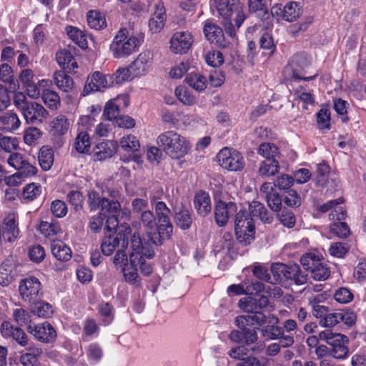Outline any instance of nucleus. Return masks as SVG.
Returning a JSON list of instances; mask_svg holds the SVG:
<instances>
[{"label": "nucleus", "instance_id": "f257e3e1", "mask_svg": "<svg viewBox=\"0 0 366 366\" xmlns=\"http://www.w3.org/2000/svg\"><path fill=\"white\" fill-rule=\"evenodd\" d=\"M234 232L237 241L244 245L251 244L254 239V220L245 209H239L234 215Z\"/></svg>", "mask_w": 366, "mask_h": 366}, {"label": "nucleus", "instance_id": "f03ea898", "mask_svg": "<svg viewBox=\"0 0 366 366\" xmlns=\"http://www.w3.org/2000/svg\"><path fill=\"white\" fill-rule=\"evenodd\" d=\"M140 44V39L138 37L134 36L129 37L127 30L122 29L115 35L110 45V50L114 58H124L137 51Z\"/></svg>", "mask_w": 366, "mask_h": 366}, {"label": "nucleus", "instance_id": "7ed1b4c3", "mask_svg": "<svg viewBox=\"0 0 366 366\" xmlns=\"http://www.w3.org/2000/svg\"><path fill=\"white\" fill-rule=\"evenodd\" d=\"M162 146L165 153L172 159L184 157L189 149V143L184 137L174 131L162 134Z\"/></svg>", "mask_w": 366, "mask_h": 366}, {"label": "nucleus", "instance_id": "20e7f679", "mask_svg": "<svg viewBox=\"0 0 366 366\" xmlns=\"http://www.w3.org/2000/svg\"><path fill=\"white\" fill-rule=\"evenodd\" d=\"M131 232L129 226H120L114 234H109L103 239L101 250L106 256L111 255L118 247L127 248L129 244V234Z\"/></svg>", "mask_w": 366, "mask_h": 366}, {"label": "nucleus", "instance_id": "39448f33", "mask_svg": "<svg viewBox=\"0 0 366 366\" xmlns=\"http://www.w3.org/2000/svg\"><path fill=\"white\" fill-rule=\"evenodd\" d=\"M319 337L332 347L330 354L333 357L343 359L347 357L349 351L346 345L348 342L347 336L332 332L330 330H325L319 333Z\"/></svg>", "mask_w": 366, "mask_h": 366}, {"label": "nucleus", "instance_id": "423d86ee", "mask_svg": "<svg viewBox=\"0 0 366 366\" xmlns=\"http://www.w3.org/2000/svg\"><path fill=\"white\" fill-rule=\"evenodd\" d=\"M41 284L38 278L29 276L19 282V292L23 301L35 303L42 295Z\"/></svg>", "mask_w": 366, "mask_h": 366}, {"label": "nucleus", "instance_id": "0eeeda50", "mask_svg": "<svg viewBox=\"0 0 366 366\" xmlns=\"http://www.w3.org/2000/svg\"><path fill=\"white\" fill-rule=\"evenodd\" d=\"M219 164L229 171H241L244 166L242 154L237 150L224 147L217 154Z\"/></svg>", "mask_w": 366, "mask_h": 366}, {"label": "nucleus", "instance_id": "6e6552de", "mask_svg": "<svg viewBox=\"0 0 366 366\" xmlns=\"http://www.w3.org/2000/svg\"><path fill=\"white\" fill-rule=\"evenodd\" d=\"M157 217H154L151 211H145L142 214V221L147 228V234L149 240L155 245L160 244V214L158 210L160 209V202L155 203Z\"/></svg>", "mask_w": 366, "mask_h": 366}, {"label": "nucleus", "instance_id": "1a4fd4ad", "mask_svg": "<svg viewBox=\"0 0 366 366\" xmlns=\"http://www.w3.org/2000/svg\"><path fill=\"white\" fill-rule=\"evenodd\" d=\"M238 212L237 203L232 200L219 199L214 205V221L217 226L224 227L230 217L235 215Z\"/></svg>", "mask_w": 366, "mask_h": 366}, {"label": "nucleus", "instance_id": "9d476101", "mask_svg": "<svg viewBox=\"0 0 366 366\" xmlns=\"http://www.w3.org/2000/svg\"><path fill=\"white\" fill-rule=\"evenodd\" d=\"M310 64L311 58L307 54L303 52L294 55L290 61V66L292 71V77L295 79L305 81L314 80L318 76L317 73L310 76H303L305 69L308 67Z\"/></svg>", "mask_w": 366, "mask_h": 366}, {"label": "nucleus", "instance_id": "9b49d317", "mask_svg": "<svg viewBox=\"0 0 366 366\" xmlns=\"http://www.w3.org/2000/svg\"><path fill=\"white\" fill-rule=\"evenodd\" d=\"M355 312L341 310L334 312L329 311L324 318L320 320L319 324L322 327H332L343 322L347 326L351 327L355 325Z\"/></svg>", "mask_w": 366, "mask_h": 366}, {"label": "nucleus", "instance_id": "f8f14e48", "mask_svg": "<svg viewBox=\"0 0 366 366\" xmlns=\"http://www.w3.org/2000/svg\"><path fill=\"white\" fill-rule=\"evenodd\" d=\"M194 37L186 31H177L173 34L169 41V50L175 54H187L192 46Z\"/></svg>", "mask_w": 366, "mask_h": 366}, {"label": "nucleus", "instance_id": "ddd939ff", "mask_svg": "<svg viewBox=\"0 0 366 366\" xmlns=\"http://www.w3.org/2000/svg\"><path fill=\"white\" fill-rule=\"evenodd\" d=\"M249 12L255 14L262 21L263 28L268 29L272 26V17L269 14L265 0H248Z\"/></svg>", "mask_w": 366, "mask_h": 366}, {"label": "nucleus", "instance_id": "4468645a", "mask_svg": "<svg viewBox=\"0 0 366 366\" xmlns=\"http://www.w3.org/2000/svg\"><path fill=\"white\" fill-rule=\"evenodd\" d=\"M27 332L37 340L44 343L54 342L56 338L54 328L48 322L38 325H29L27 326Z\"/></svg>", "mask_w": 366, "mask_h": 366}, {"label": "nucleus", "instance_id": "2eb2a0df", "mask_svg": "<svg viewBox=\"0 0 366 366\" xmlns=\"http://www.w3.org/2000/svg\"><path fill=\"white\" fill-rule=\"evenodd\" d=\"M27 124H40L45 119L49 113L39 103L31 102L21 112Z\"/></svg>", "mask_w": 366, "mask_h": 366}, {"label": "nucleus", "instance_id": "dca6fc26", "mask_svg": "<svg viewBox=\"0 0 366 366\" xmlns=\"http://www.w3.org/2000/svg\"><path fill=\"white\" fill-rule=\"evenodd\" d=\"M335 212L329 214L330 220L336 221L331 224L330 232L340 238H345L350 234L348 225L342 222L346 217V211L342 207H338Z\"/></svg>", "mask_w": 366, "mask_h": 366}, {"label": "nucleus", "instance_id": "f3484780", "mask_svg": "<svg viewBox=\"0 0 366 366\" xmlns=\"http://www.w3.org/2000/svg\"><path fill=\"white\" fill-rule=\"evenodd\" d=\"M131 247L132 249V252L129 255L131 264H135L139 262L142 256H145L147 258L151 259L154 255L153 250L144 246L139 233H134L132 235L131 238Z\"/></svg>", "mask_w": 366, "mask_h": 366}, {"label": "nucleus", "instance_id": "a211bd4d", "mask_svg": "<svg viewBox=\"0 0 366 366\" xmlns=\"http://www.w3.org/2000/svg\"><path fill=\"white\" fill-rule=\"evenodd\" d=\"M122 104L124 108L129 105V99L126 96H119L116 99L108 101L104 109L103 116L109 121H115L121 114L122 110Z\"/></svg>", "mask_w": 366, "mask_h": 366}, {"label": "nucleus", "instance_id": "6ab92c4d", "mask_svg": "<svg viewBox=\"0 0 366 366\" xmlns=\"http://www.w3.org/2000/svg\"><path fill=\"white\" fill-rule=\"evenodd\" d=\"M152 54L146 51L139 54L129 66L132 77L140 76L147 72L152 66Z\"/></svg>", "mask_w": 366, "mask_h": 366}, {"label": "nucleus", "instance_id": "aec40b11", "mask_svg": "<svg viewBox=\"0 0 366 366\" xmlns=\"http://www.w3.org/2000/svg\"><path fill=\"white\" fill-rule=\"evenodd\" d=\"M203 32L208 41L217 44L219 47H226L227 42L224 39L222 29L216 24L207 21L204 24Z\"/></svg>", "mask_w": 366, "mask_h": 366}, {"label": "nucleus", "instance_id": "412c9836", "mask_svg": "<svg viewBox=\"0 0 366 366\" xmlns=\"http://www.w3.org/2000/svg\"><path fill=\"white\" fill-rule=\"evenodd\" d=\"M111 86L108 75H104L99 71H95L90 77H88L83 94L86 95L92 92L99 91L102 87L105 88Z\"/></svg>", "mask_w": 366, "mask_h": 366}, {"label": "nucleus", "instance_id": "4be33fe9", "mask_svg": "<svg viewBox=\"0 0 366 366\" xmlns=\"http://www.w3.org/2000/svg\"><path fill=\"white\" fill-rule=\"evenodd\" d=\"M1 327L4 336L11 337L21 347H26L29 345L28 336L20 327H14L9 322H4Z\"/></svg>", "mask_w": 366, "mask_h": 366}, {"label": "nucleus", "instance_id": "5701e85b", "mask_svg": "<svg viewBox=\"0 0 366 366\" xmlns=\"http://www.w3.org/2000/svg\"><path fill=\"white\" fill-rule=\"evenodd\" d=\"M239 304L244 312L252 314L257 313V311L267 310L269 301L266 296L260 295L256 297H249L244 303L240 300Z\"/></svg>", "mask_w": 366, "mask_h": 366}, {"label": "nucleus", "instance_id": "b1692460", "mask_svg": "<svg viewBox=\"0 0 366 366\" xmlns=\"http://www.w3.org/2000/svg\"><path fill=\"white\" fill-rule=\"evenodd\" d=\"M117 143L114 141L102 142L97 144L93 150L94 160L102 161L112 157L117 152Z\"/></svg>", "mask_w": 366, "mask_h": 366}, {"label": "nucleus", "instance_id": "393cba45", "mask_svg": "<svg viewBox=\"0 0 366 366\" xmlns=\"http://www.w3.org/2000/svg\"><path fill=\"white\" fill-rule=\"evenodd\" d=\"M194 206L200 216L206 217L212 210L209 194L204 191L197 192L194 198Z\"/></svg>", "mask_w": 366, "mask_h": 366}, {"label": "nucleus", "instance_id": "a878e982", "mask_svg": "<svg viewBox=\"0 0 366 366\" xmlns=\"http://www.w3.org/2000/svg\"><path fill=\"white\" fill-rule=\"evenodd\" d=\"M19 230L16 224L14 214L7 215L2 224V237L8 242H14L18 237Z\"/></svg>", "mask_w": 366, "mask_h": 366}, {"label": "nucleus", "instance_id": "bb28decb", "mask_svg": "<svg viewBox=\"0 0 366 366\" xmlns=\"http://www.w3.org/2000/svg\"><path fill=\"white\" fill-rule=\"evenodd\" d=\"M251 216L258 217L263 223L270 224L273 221V215L264 205L259 201H252L249 204Z\"/></svg>", "mask_w": 366, "mask_h": 366}, {"label": "nucleus", "instance_id": "cd10ccee", "mask_svg": "<svg viewBox=\"0 0 366 366\" xmlns=\"http://www.w3.org/2000/svg\"><path fill=\"white\" fill-rule=\"evenodd\" d=\"M279 322V319L274 315H269L268 316V323L271 324L267 326L263 327L260 331L262 335L267 337V339L274 340H277L283 332V329L282 327L274 325Z\"/></svg>", "mask_w": 366, "mask_h": 366}, {"label": "nucleus", "instance_id": "c85d7f7f", "mask_svg": "<svg viewBox=\"0 0 366 366\" xmlns=\"http://www.w3.org/2000/svg\"><path fill=\"white\" fill-rule=\"evenodd\" d=\"M0 80L9 84L11 92H15L19 88V80L14 79L13 69L6 63L0 65Z\"/></svg>", "mask_w": 366, "mask_h": 366}, {"label": "nucleus", "instance_id": "c756f323", "mask_svg": "<svg viewBox=\"0 0 366 366\" xmlns=\"http://www.w3.org/2000/svg\"><path fill=\"white\" fill-rule=\"evenodd\" d=\"M56 61L59 66L64 71L71 72L77 68V63L71 53L68 50H61L56 53Z\"/></svg>", "mask_w": 366, "mask_h": 366}, {"label": "nucleus", "instance_id": "7c9ffc66", "mask_svg": "<svg viewBox=\"0 0 366 366\" xmlns=\"http://www.w3.org/2000/svg\"><path fill=\"white\" fill-rule=\"evenodd\" d=\"M69 127L67 118L62 114L56 117L50 123V134L55 137L64 135Z\"/></svg>", "mask_w": 366, "mask_h": 366}, {"label": "nucleus", "instance_id": "2f4dec72", "mask_svg": "<svg viewBox=\"0 0 366 366\" xmlns=\"http://www.w3.org/2000/svg\"><path fill=\"white\" fill-rule=\"evenodd\" d=\"M51 250L52 254L59 261L66 262L71 258V250L62 241H54Z\"/></svg>", "mask_w": 366, "mask_h": 366}, {"label": "nucleus", "instance_id": "473e14b6", "mask_svg": "<svg viewBox=\"0 0 366 366\" xmlns=\"http://www.w3.org/2000/svg\"><path fill=\"white\" fill-rule=\"evenodd\" d=\"M54 81L57 87L64 92H70L73 89L74 81L64 70L54 72Z\"/></svg>", "mask_w": 366, "mask_h": 366}, {"label": "nucleus", "instance_id": "72a5a7b5", "mask_svg": "<svg viewBox=\"0 0 366 366\" xmlns=\"http://www.w3.org/2000/svg\"><path fill=\"white\" fill-rule=\"evenodd\" d=\"M185 81L192 88L199 92L204 90L207 83L206 77L195 71H191L187 73Z\"/></svg>", "mask_w": 366, "mask_h": 366}, {"label": "nucleus", "instance_id": "f704fd0d", "mask_svg": "<svg viewBox=\"0 0 366 366\" xmlns=\"http://www.w3.org/2000/svg\"><path fill=\"white\" fill-rule=\"evenodd\" d=\"M171 211L167 205L162 202V240L169 239L173 234V226L169 221Z\"/></svg>", "mask_w": 366, "mask_h": 366}, {"label": "nucleus", "instance_id": "c9c22d12", "mask_svg": "<svg viewBox=\"0 0 366 366\" xmlns=\"http://www.w3.org/2000/svg\"><path fill=\"white\" fill-rule=\"evenodd\" d=\"M87 23L90 28L100 30L107 26L105 16L96 10H91L86 14Z\"/></svg>", "mask_w": 366, "mask_h": 366}, {"label": "nucleus", "instance_id": "e433bc0d", "mask_svg": "<svg viewBox=\"0 0 366 366\" xmlns=\"http://www.w3.org/2000/svg\"><path fill=\"white\" fill-rule=\"evenodd\" d=\"M38 159L43 170L50 169L54 162L53 149L48 146H43L39 150Z\"/></svg>", "mask_w": 366, "mask_h": 366}, {"label": "nucleus", "instance_id": "4c0bfd02", "mask_svg": "<svg viewBox=\"0 0 366 366\" xmlns=\"http://www.w3.org/2000/svg\"><path fill=\"white\" fill-rule=\"evenodd\" d=\"M91 139L86 132L81 131L75 138L74 147L76 151L80 154H86L90 149Z\"/></svg>", "mask_w": 366, "mask_h": 366}, {"label": "nucleus", "instance_id": "58836bf2", "mask_svg": "<svg viewBox=\"0 0 366 366\" xmlns=\"http://www.w3.org/2000/svg\"><path fill=\"white\" fill-rule=\"evenodd\" d=\"M20 124L21 122L15 113L6 112L3 114L1 123L3 129L13 132L16 130L20 127Z\"/></svg>", "mask_w": 366, "mask_h": 366}, {"label": "nucleus", "instance_id": "ea45409f", "mask_svg": "<svg viewBox=\"0 0 366 366\" xmlns=\"http://www.w3.org/2000/svg\"><path fill=\"white\" fill-rule=\"evenodd\" d=\"M289 265L276 262L272 264L270 272L272 274V284H283L285 282L286 272Z\"/></svg>", "mask_w": 366, "mask_h": 366}, {"label": "nucleus", "instance_id": "a19ab883", "mask_svg": "<svg viewBox=\"0 0 366 366\" xmlns=\"http://www.w3.org/2000/svg\"><path fill=\"white\" fill-rule=\"evenodd\" d=\"M33 78V71L31 69H24L19 75V80L26 87L28 94L31 97H35L39 94V92L36 89V86L31 81Z\"/></svg>", "mask_w": 366, "mask_h": 366}, {"label": "nucleus", "instance_id": "79ce46f5", "mask_svg": "<svg viewBox=\"0 0 366 366\" xmlns=\"http://www.w3.org/2000/svg\"><path fill=\"white\" fill-rule=\"evenodd\" d=\"M41 99L44 104L50 109H57L61 103L58 93L49 89H45L41 94Z\"/></svg>", "mask_w": 366, "mask_h": 366}, {"label": "nucleus", "instance_id": "37998d69", "mask_svg": "<svg viewBox=\"0 0 366 366\" xmlns=\"http://www.w3.org/2000/svg\"><path fill=\"white\" fill-rule=\"evenodd\" d=\"M279 168V162L277 159L269 158L262 162L258 172L261 176H273L278 172Z\"/></svg>", "mask_w": 366, "mask_h": 366}, {"label": "nucleus", "instance_id": "c03bdc74", "mask_svg": "<svg viewBox=\"0 0 366 366\" xmlns=\"http://www.w3.org/2000/svg\"><path fill=\"white\" fill-rule=\"evenodd\" d=\"M212 6H214L219 14L224 20L229 19L233 12V4H229L228 0H212Z\"/></svg>", "mask_w": 366, "mask_h": 366}, {"label": "nucleus", "instance_id": "a18cd8bd", "mask_svg": "<svg viewBox=\"0 0 366 366\" xmlns=\"http://www.w3.org/2000/svg\"><path fill=\"white\" fill-rule=\"evenodd\" d=\"M283 19L287 21H293L300 14V6L298 2L290 1L283 7Z\"/></svg>", "mask_w": 366, "mask_h": 366}, {"label": "nucleus", "instance_id": "49530a36", "mask_svg": "<svg viewBox=\"0 0 366 366\" xmlns=\"http://www.w3.org/2000/svg\"><path fill=\"white\" fill-rule=\"evenodd\" d=\"M31 304L34 305V306L31 307V313L39 317L48 318L53 314L51 305L46 302H39L37 300L35 303Z\"/></svg>", "mask_w": 366, "mask_h": 366}, {"label": "nucleus", "instance_id": "de8ad7c7", "mask_svg": "<svg viewBox=\"0 0 366 366\" xmlns=\"http://www.w3.org/2000/svg\"><path fill=\"white\" fill-rule=\"evenodd\" d=\"M312 277L317 281H325L330 275V268L320 260L310 271Z\"/></svg>", "mask_w": 366, "mask_h": 366}, {"label": "nucleus", "instance_id": "09e8293b", "mask_svg": "<svg viewBox=\"0 0 366 366\" xmlns=\"http://www.w3.org/2000/svg\"><path fill=\"white\" fill-rule=\"evenodd\" d=\"M257 152L266 159H269V158L276 159L280 155L277 147L274 144L269 142L261 144Z\"/></svg>", "mask_w": 366, "mask_h": 366}, {"label": "nucleus", "instance_id": "8fccbe9b", "mask_svg": "<svg viewBox=\"0 0 366 366\" xmlns=\"http://www.w3.org/2000/svg\"><path fill=\"white\" fill-rule=\"evenodd\" d=\"M132 76L129 68H119L112 75H108L109 82L112 86L114 84H122L128 81Z\"/></svg>", "mask_w": 366, "mask_h": 366}, {"label": "nucleus", "instance_id": "3c124183", "mask_svg": "<svg viewBox=\"0 0 366 366\" xmlns=\"http://www.w3.org/2000/svg\"><path fill=\"white\" fill-rule=\"evenodd\" d=\"M120 147L125 152H134L139 149L140 144L135 136L130 134L121 139Z\"/></svg>", "mask_w": 366, "mask_h": 366}, {"label": "nucleus", "instance_id": "603ef678", "mask_svg": "<svg viewBox=\"0 0 366 366\" xmlns=\"http://www.w3.org/2000/svg\"><path fill=\"white\" fill-rule=\"evenodd\" d=\"M174 93L177 99L184 105L192 106L196 103L195 97L184 86H177Z\"/></svg>", "mask_w": 366, "mask_h": 366}, {"label": "nucleus", "instance_id": "864d4df0", "mask_svg": "<svg viewBox=\"0 0 366 366\" xmlns=\"http://www.w3.org/2000/svg\"><path fill=\"white\" fill-rule=\"evenodd\" d=\"M174 219L177 225L182 229H188L192 222L191 214L187 209H182L176 212Z\"/></svg>", "mask_w": 366, "mask_h": 366}, {"label": "nucleus", "instance_id": "5fc2aeb1", "mask_svg": "<svg viewBox=\"0 0 366 366\" xmlns=\"http://www.w3.org/2000/svg\"><path fill=\"white\" fill-rule=\"evenodd\" d=\"M69 37L81 48H84L87 43L83 32L76 27L69 26L66 27Z\"/></svg>", "mask_w": 366, "mask_h": 366}, {"label": "nucleus", "instance_id": "6e6d98bb", "mask_svg": "<svg viewBox=\"0 0 366 366\" xmlns=\"http://www.w3.org/2000/svg\"><path fill=\"white\" fill-rule=\"evenodd\" d=\"M330 170L329 165L324 162L317 165L314 177V180L317 185L323 186L326 184Z\"/></svg>", "mask_w": 366, "mask_h": 366}, {"label": "nucleus", "instance_id": "4d7b16f0", "mask_svg": "<svg viewBox=\"0 0 366 366\" xmlns=\"http://www.w3.org/2000/svg\"><path fill=\"white\" fill-rule=\"evenodd\" d=\"M119 210L120 204L119 201L115 199L109 200V198L104 197L100 213H103L105 215L107 213L109 214H117Z\"/></svg>", "mask_w": 366, "mask_h": 366}, {"label": "nucleus", "instance_id": "13d9d810", "mask_svg": "<svg viewBox=\"0 0 366 366\" xmlns=\"http://www.w3.org/2000/svg\"><path fill=\"white\" fill-rule=\"evenodd\" d=\"M13 317L14 321L19 326L31 325V315L23 308L15 309L13 312Z\"/></svg>", "mask_w": 366, "mask_h": 366}, {"label": "nucleus", "instance_id": "bf43d9fd", "mask_svg": "<svg viewBox=\"0 0 366 366\" xmlns=\"http://www.w3.org/2000/svg\"><path fill=\"white\" fill-rule=\"evenodd\" d=\"M317 124L320 129H330V112L328 109L322 108L316 114Z\"/></svg>", "mask_w": 366, "mask_h": 366}, {"label": "nucleus", "instance_id": "052dcab7", "mask_svg": "<svg viewBox=\"0 0 366 366\" xmlns=\"http://www.w3.org/2000/svg\"><path fill=\"white\" fill-rule=\"evenodd\" d=\"M207 64L213 67L221 66L224 63V56L221 51L217 50L209 51L205 56Z\"/></svg>", "mask_w": 366, "mask_h": 366}, {"label": "nucleus", "instance_id": "680f3d73", "mask_svg": "<svg viewBox=\"0 0 366 366\" xmlns=\"http://www.w3.org/2000/svg\"><path fill=\"white\" fill-rule=\"evenodd\" d=\"M284 202L290 207L297 208L301 205L302 198L295 189L287 191V195L284 197Z\"/></svg>", "mask_w": 366, "mask_h": 366}, {"label": "nucleus", "instance_id": "e2e57ef3", "mask_svg": "<svg viewBox=\"0 0 366 366\" xmlns=\"http://www.w3.org/2000/svg\"><path fill=\"white\" fill-rule=\"evenodd\" d=\"M335 300L341 304H347L353 300V295L347 287H340L334 294Z\"/></svg>", "mask_w": 366, "mask_h": 366}, {"label": "nucleus", "instance_id": "0e129e2a", "mask_svg": "<svg viewBox=\"0 0 366 366\" xmlns=\"http://www.w3.org/2000/svg\"><path fill=\"white\" fill-rule=\"evenodd\" d=\"M67 200L76 211L81 209L83 207V196L79 191H70L67 194Z\"/></svg>", "mask_w": 366, "mask_h": 366}, {"label": "nucleus", "instance_id": "69168bd1", "mask_svg": "<svg viewBox=\"0 0 366 366\" xmlns=\"http://www.w3.org/2000/svg\"><path fill=\"white\" fill-rule=\"evenodd\" d=\"M39 230L46 237H49L56 234L59 232L60 227L57 222L49 223L43 221L40 223Z\"/></svg>", "mask_w": 366, "mask_h": 366}, {"label": "nucleus", "instance_id": "338daca9", "mask_svg": "<svg viewBox=\"0 0 366 366\" xmlns=\"http://www.w3.org/2000/svg\"><path fill=\"white\" fill-rule=\"evenodd\" d=\"M266 201L269 207L274 212H279L282 209V203L284 201L280 195L275 191L272 194L266 196Z\"/></svg>", "mask_w": 366, "mask_h": 366}, {"label": "nucleus", "instance_id": "774afa93", "mask_svg": "<svg viewBox=\"0 0 366 366\" xmlns=\"http://www.w3.org/2000/svg\"><path fill=\"white\" fill-rule=\"evenodd\" d=\"M51 211L56 217H64L67 213V206L64 202L56 199L51 204Z\"/></svg>", "mask_w": 366, "mask_h": 366}]
</instances>
